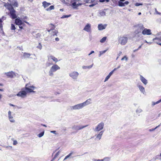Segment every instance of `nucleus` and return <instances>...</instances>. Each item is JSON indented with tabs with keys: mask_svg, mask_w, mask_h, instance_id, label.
Listing matches in <instances>:
<instances>
[{
	"mask_svg": "<svg viewBox=\"0 0 161 161\" xmlns=\"http://www.w3.org/2000/svg\"><path fill=\"white\" fill-rule=\"evenodd\" d=\"M107 37L105 36L103 37L101 39L100 41V42L101 43H104L106 41L107 39Z\"/></svg>",
	"mask_w": 161,
	"mask_h": 161,
	"instance_id": "33",
	"label": "nucleus"
},
{
	"mask_svg": "<svg viewBox=\"0 0 161 161\" xmlns=\"http://www.w3.org/2000/svg\"><path fill=\"white\" fill-rule=\"evenodd\" d=\"M142 3H136L135 5L136 6H138L140 5H142Z\"/></svg>",
	"mask_w": 161,
	"mask_h": 161,
	"instance_id": "51",
	"label": "nucleus"
},
{
	"mask_svg": "<svg viewBox=\"0 0 161 161\" xmlns=\"http://www.w3.org/2000/svg\"><path fill=\"white\" fill-rule=\"evenodd\" d=\"M83 30L88 32H91V25L89 23H87L84 27Z\"/></svg>",
	"mask_w": 161,
	"mask_h": 161,
	"instance_id": "17",
	"label": "nucleus"
},
{
	"mask_svg": "<svg viewBox=\"0 0 161 161\" xmlns=\"http://www.w3.org/2000/svg\"><path fill=\"white\" fill-rule=\"evenodd\" d=\"M124 3H125V4L128 5L129 4V2L128 1H126Z\"/></svg>",
	"mask_w": 161,
	"mask_h": 161,
	"instance_id": "60",
	"label": "nucleus"
},
{
	"mask_svg": "<svg viewBox=\"0 0 161 161\" xmlns=\"http://www.w3.org/2000/svg\"><path fill=\"white\" fill-rule=\"evenodd\" d=\"M11 4L12 5L8 3H5L4 6L8 10H14L12 5L14 7H17L18 6V3L16 0H12L11 2Z\"/></svg>",
	"mask_w": 161,
	"mask_h": 161,
	"instance_id": "3",
	"label": "nucleus"
},
{
	"mask_svg": "<svg viewBox=\"0 0 161 161\" xmlns=\"http://www.w3.org/2000/svg\"><path fill=\"white\" fill-rule=\"evenodd\" d=\"M51 59H52L56 63L58 61V59L53 56H51Z\"/></svg>",
	"mask_w": 161,
	"mask_h": 161,
	"instance_id": "32",
	"label": "nucleus"
},
{
	"mask_svg": "<svg viewBox=\"0 0 161 161\" xmlns=\"http://www.w3.org/2000/svg\"><path fill=\"white\" fill-rule=\"evenodd\" d=\"M118 4L119 6L122 7L125 6V3L120 1L119 2Z\"/></svg>",
	"mask_w": 161,
	"mask_h": 161,
	"instance_id": "40",
	"label": "nucleus"
},
{
	"mask_svg": "<svg viewBox=\"0 0 161 161\" xmlns=\"http://www.w3.org/2000/svg\"><path fill=\"white\" fill-rule=\"evenodd\" d=\"M94 53V51H92L88 54V56H90V55H91L93 53Z\"/></svg>",
	"mask_w": 161,
	"mask_h": 161,
	"instance_id": "56",
	"label": "nucleus"
},
{
	"mask_svg": "<svg viewBox=\"0 0 161 161\" xmlns=\"http://www.w3.org/2000/svg\"><path fill=\"white\" fill-rule=\"evenodd\" d=\"M40 130L41 131V132L37 135V136L39 137H42L44 135V129H41Z\"/></svg>",
	"mask_w": 161,
	"mask_h": 161,
	"instance_id": "27",
	"label": "nucleus"
},
{
	"mask_svg": "<svg viewBox=\"0 0 161 161\" xmlns=\"http://www.w3.org/2000/svg\"><path fill=\"white\" fill-rule=\"evenodd\" d=\"M140 79L145 85H146L147 84L148 82L147 80L141 75H140Z\"/></svg>",
	"mask_w": 161,
	"mask_h": 161,
	"instance_id": "21",
	"label": "nucleus"
},
{
	"mask_svg": "<svg viewBox=\"0 0 161 161\" xmlns=\"http://www.w3.org/2000/svg\"><path fill=\"white\" fill-rule=\"evenodd\" d=\"M158 62H159V64L161 65V59L159 60Z\"/></svg>",
	"mask_w": 161,
	"mask_h": 161,
	"instance_id": "64",
	"label": "nucleus"
},
{
	"mask_svg": "<svg viewBox=\"0 0 161 161\" xmlns=\"http://www.w3.org/2000/svg\"><path fill=\"white\" fill-rule=\"evenodd\" d=\"M50 62L49 59V57H48V60L46 64L47 66H49L50 65Z\"/></svg>",
	"mask_w": 161,
	"mask_h": 161,
	"instance_id": "47",
	"label": "nucleus"
},
{
	"mask_svg": "<svg viewBox=\"0 0 161 161\" xmlns=\"http://www.w3.org/2000/svg\"><path fill=\"white\" fill-rule=\"evenodd\" d=\"M93 64H92V65L89 66H83L82 68L83 69H91V68L93 65Z\"/></svg>",
	"mask_w": 161,
	"mask_h": 161,
	"instance_id": "28",
	"label": "nucleus"
},
{
	"mask_svg": "<svg viewBox=\"0 0 161 161\" xmlns=\"http://www.w3.org/2000/svg\"><path fill=\"white\" fill-rule=\"evenodd\" d=\"M128 37L126 35L120 36L118 37V42L121 45H125L127 42Z\"/></svg>",
	"mask_w": 161,
	"mask_h": 161,
	"instance_id": "5",
	"label": "nucleus"
},
{
	"mask_svg": "<svg viewBox=\"0 0 161 161\" xmlns=\"http://www.w3.org/2000/svg\"><path fill=\"white\" fill-rule=\"evenodd\" d=\"M97 15L99 17L104 16L106 15V13L104 11H98Z\"/></svg>",
	"mask_w": 161,
	"mask_h": 161,
	"instance_id": "23",
	"label": "nucleus"
},
{
	"mask_svg": "<svg viewBox=\"0 0 161 161\" xmlns=\"http://www.w3.org/2000/svg\"><path fill=\"white\" fill-rule=\"evenodd\" d=\"M26 92L25 90L24 89H22L16 95L18 97H20L22 98H25L26 97L27 95Z\"/></svg>",
	"mask_w": 161,
	"mask_h": 161,
	"instance_id": "8",
	"label": "nucleus"
},
{
	"mask_svg": "<svg viewBox=\"0 0 161 161\" xmlns=\"http://www.w3.org/2000/svg\"><path fill=\"white\" fill-rule=\"evenodd\" d=\"M18 144L16 140H14L13 142V145H16Z\"/></svg>",
	"mask_w": 161,
	"mask_h": 161,
	"instance_id": "49",
	"label": "nucleus"
},
{
	"mask_svg": "<svg viewBox=\"0 0 161 161\" xmlns=\"http://www.w3.org/2000/svg\"><path fill=\"white\" fill-rule=\"evenodd\" d=\"M113 2V3L111 4L113 6H114L116 5V1L115 0H111Z\"/></svg>",
	"mask_w": 161,
	"mask_h": 161,
	"instance_id": "48",
	"label": "nucleus"
},
{
	"mask_svg": "<svg viewBox=\"0 0 161 161\" xmlns=\"http://www.w3.org/2000/svg\"><path fill=\"white\" fill-rule=\"evenodd\" d=\"M61 93V90L58 89H56L54 91V94L56 95H59Z\"/></svg>",
	"mask_w": 161,
	"mask_h": 161,
	"instance_id": "26",
	"label": "nucleus"
},
{
	"mask_svg": "<svg viewBox=\"0 0 161 161\" xmlns=\"http://www.w3.org/2000/svg\"><path fill=\"white\" fill-rule=\"evenodd\" d=\"M54 9V7L53 5H51V10Z\"/></svg>",
	"mask_w": 161,
	"mask_h": 161,
	"instance_id": "59",
	"label": "nucleus"
},
{
	"mask_svg": "<svg viewBox=\"0 0 161 161\" xmlns=\"http://www.w3.org/2000/svg\"><path fill=\"white\" fill-rule=\"evenodd\" d=\"M55 39V41H58L59 40V38L58 37L56 38Z\"/></svg>",
	"mask_w": 161,
	"mask_h": 161,
	"instance_id": "58",
	"label": "nucleus"
},
{
	"mask_svg": "<svg viewBox=\"0 0 161 161\" xmlns=\"http://www.w3.org/2000/svg\"><path fill=\"white\" fill-rule=\"evenodd\" d=\"M36 87L33 86H29L28 84H26L25 87V90L27 93L33 92L35 93V91L33 90L35 89Z\"/></svg>",
	"mask_w": 161,
	"mask_h": 161,
	"instance_id": "6",
	"label": "nucleus"
},
{
	"mask_svg": "<svg viewBox=\"0 0 161 161\" xmlns=\"http://www.w3.org/2000/svg\"><path fill=\"white\" fill-rule=\"evenodd\" d=\"M149 35L152 34L151 30L144 28L142 31V35Z\"/></svg>",
	"mask_w": 161,
	"mask_h": 161,
	"instance_id": "14",
	"label": "nucleus"
},
{
	"mask_svg": "<svg viewBox=\"0 0 161 161\" xmlns=\"http://www.w3.org/2000/svg\"><path fill=\"white\" fill-rule=\"evenodd\" d=\"M160 125H159L158 126H156L155 128H153V129H150L149 130V131H154L155 130H156L157 128H158V127H159V126H160Z\"/></svg>",
	"mask_w": 161,
	"mask_h": 161,
	"instance_id": "41",
	"label": "nucleus"
},
{
	"mask_svg": "<svg viewBox=\"0 0 161 161\" xmlns=\"http://www.w3.org/2000/svg\"><path fill=\"white\" fill-rule=\"evenodd\" d=\"M9 15L12 19H16L17 17V13L16 11H10Z\"/></svg>",
	"mask_w": 161,
	"mask_h": 161,
	"instance_id": "15",
	"label": "nucleus"
},
{
	"mask_svg": "<svg viewBox=\"0 0 161 161\" xmlns=\"http://www.w3.org/2000/svg\"><path fill=\"white\" fill-rule=\"evenodd\" d=\"M154 14H161L159 13L157 11H155Z\"/></svg>",
	"mask_w": 161,
	"mask_h": 161,
	"instance_id": "55",
	"label": "nucleus"
},
{
	"mask_svg": "<svg viewBox=\"0 0 161 161\" xmlns=\"http://www.w3.org/2000/svg\"><path fill=\"white\" fill-rule=\"evenodd\" d=\"M55 26L51 24V30H52V32H51V35L53 36H57V34L58 33V31L57 30H54V28Z\"/></svg>",
	"mask_w": 161,
	"mask_h": 161,
	"instance_id": "12",
	"label": "nucleus"
},
{
	"mask_svg": "<svg viewBox=\"0 0 161 161\" xmlns=\"http://www.w3.org/2000/svg\"><path fill=\"white\" fill-rule=\"evenodd\" d=\"M135 28L134 33L138 37H141L142 36V31H143L144 27L143 24H139L136 25L134 26Z\"/></svg>",
	"mask_w": 161,
	"mask_h": 161,
	"instance_id": "2",
	"label": "nucleus"
},
{
	"mask_svg": "<svg viewBox=\"0 0 161 161\" xmlns=\"http://www.w3.org/2000/svg\"><path fill=\"white\" fill-rule=\"evenodd\" d=\"M143 45V44H142L141 46H140L138 48H137V49H138V50L141 47H142V45Z\"/></svg>",
	"mask_w": 161,
	"mask_h": 161,
	"instance_id": "63",
	"label": "nucleus"
},
{
	"mask_svg": "<svg viewBox=\"0 0 161 161\" xmlns=\"http://www.w3.org/2000/svg\"><path fill=\"white\" fill-rule=\"evenodd\" d=\"M145 42H146V43H147L148 44H150V45L151 44V43H152L151 42H147L146 40H145Z\"/></svg>",
	"mask_w": 161,
	"mask_h": 161,
	"instance_id": "57",
	"label": "nucleus"
},
{
	"mask_svg": "<svg viewBox=\"0 0 161 161\" xmlns=\"http://www.w3.org/2000/svg\"><path fill=\"white\" fill-rule=\"evenodd\" d=\"M122 53V52L120 51L119 52V53L118 54V55L119 56L120 54Z\"/></svg>",
	"mask_w": 161,
	"mask_h": 161,
	"instance_id": "62",
	"label": "nucleus"
},
{
	"mask_svg": "<svg viewBox=\"0 0 161 161\" xmlns=\"http://www.w3.org/2000/svg\"><path fill=\"white\" fill-rule=\"evenodd\" d=\"M110 77L108 75L106 77L105 80H104V82H105L108 80L110 78Z\"/></svg>",
	"mask_w": 161,
	"mask_h": 161,
	"instance_id": "46",
	"label": "nucleus"
},
{
	"mask_svg": "<svg viewBox=\"0 0 161 161\" xmlns=\"http://www.w3.org/2000/svg\"><path fill=\"white\" fill-rule=\"evenodd\" d=\"M43 6L45 8L47 7L50 5V3H47V2L44 1L42 3Z\"/></svg>",
	"mask_w": 161,
	"mask_h": 161,
	"instance_id": "29",
	"label": "nucleus"
},
{
	"mask_svg": "<svg viewBox=\"0 0 161 161\" xmlns=\"http://www.w3.org/2000/svg\"><path fill=\"white\" fill-rule=\"evenodd\" d=\"M37 47L39 49H41L42 48V46L40 44V43H39V45L37 46Z\"/></svg>",
	"mask_w": 161,
	"mask_h": 161,
	"instance_id": "53",
	"label": "nucleus"
},
{
	"mask_svg": "<svg viewBox=\"0 0 161 161\" xmlns=\"http://www.w3.org/2000/svg\"><path fill=\"white\" fill-rule=\"evenodd\" d=\"M87 126H88V125L84 126L74 125L72 127V129L75 130H81Z\"/></svg>",
	"mask_w": 161,
	"mask_h": 161,
	"instance_id": "16",
	"label": "nucleus"
},
{
	"mask_svg": "<svg viewBox=\"0 0 161 161\" xmlns=\"http://www.w3.org/2000/svg\"><path fill=\"white\" fill-rule=\"evenodd\" d=\"M71 16V14L69 15H63L61 17V18H67Z\"/></svg>",
	"mask_w": 161,
	"mask_h": 161,
	"instance_id": "42",
	"label": "nucleus"
},
{
	"mask_svg": "<svg viewBox=\"0 0 161 161\" xmlns=\"http://www.w3.org/2000/svg\"><path fill=\"white\" fill-rule=\"evenodd\" d=\"M103 132V131H100L98 134L96 135V139L97 140H100L101 138Z\"/></svg>",
	"mask_w": 161,
	"mask_h": 161,
	"instance_id": "24",
	"label": "nucleus"
},
{
	"mask_svg": "<svg viewBox=\"0 0 161 161\" xmlns=\"http://www.w3.org/2000/svg\"><path fill=\"white\" fill-rule=\"evenodd\" d=\"M11 30H15L16 29V28L15 26V25L13 24H11Z\"/></svg>",
	"mask_w": 161,
	"mask_h": 161,
	"instance_id": "43",
	"label": "nucleus"
},
{
	"mask_svg": "<svg viewBox=\"0 0 161 161\" xmlns=\"http://www.w3.org/2000/svg\"><path fill=\"white\" fill-rule=\"evenodd\" d=\"M60 151H59L57 153H56L54 157L53 158V160H54L58 157V156L59 155V154L60 153Z\"/></svg>",
	"mask_w": 161,
	"mask_h": 161,
	"instance_id": "38",
	"label": "nucleus"
},
{
	"mask_svg": "<svg viewBox=\"0 0 161 161\" xmlns=\"http://www.w3.org/2000/svg\"><path fill=\"white\" fill-rule=\"evenodd\" d=\"M70 2L71 3V6L74 9H77L78 7L82 5H84L85 3H82L80 0H70Z\"/></svg>",
	"mask_w": 161,
	"mask_h": 161,
	"instance_id": "4",
	"label": "nucleus"
},
{
	"mask_svg": "<svg viewBox=\"0 0 161 161\" xmlns=\"http://www.w3.org/2000/svg\"><path fill=\"white\" fill-rule=\"evenodd\" d=\"M109 0H99V1L100 2H108Z\"/></svg>",
	"mask_w": 161,
	"mask_h": 161,
	"instance_id": "50",
	"label": "nucleus"
},
{
	"mask_svg": "<svg viewBox=\"0 0 161 161\" xmlns=\"http://www.w3.org/2000/svg\"><path fill=\"white\" fill-rule=\"evenodd\" d=\"M128 59V58L126 56H125L123 58H122L121 59L122 61H123L124 60H125L126 61H127Z\"/></svg>",
	"mask_w": 161,
	"mask_h": 161,
	"instance_id": "44",
	"label": "nucleus"
},
{
	"mask_svg": "<svg viewBox=\"0 0 161 161\" xmlns=\"http://www.w3.org/2000/svg\"><path fill=\"white\" fill-rule=\"evenodd\" d=\"M158 40L159 41H161V36L159 38L156 37L155 38L153 39V40L155 41V40Z\"/></svg>",
	"mask_w": 161,
	"mask_h": 161,
	"instance_id": "45",
	"label": "nucleus"
},
{
	"mask_svg": "<svg viewBox=\"0 0 161 161\" xmlns=\"http://www.w3.org/2000/svg\"><path fill=\"white\" fill-rule=\"evenodd\" d=\"M79 73L76 71H73L70 73L69 76L73 80H77L79 75Z\"/></svg>",
	"mask_w": 161,
	"mask_h": 161,
	"instance_id": "7",
	"label": "nucleus"
},
{
	"mask_svg": "<svg viewBox=\"0 0 161 161\" xmlns=\"http://www.w3.org/2000/svg\"><path fill=\"white\" fill-rule=\"evenodd\" d=\"M60 69V67L57 64H54L51 67V71L53 72L56 71Z\"/></svg>",
	"mask_w": 161,
	"mask_h": 161,
	"instance_id": "18",
	"label": "nucleus"
},
{
	"mask_svg": "<svg viewBox=\"0 0 161 161\" xmlns=\"http://www.w3.org/2000/svg\"><path fill=\"white\" fill-rule=\"evenodd\" d=\"M107 51V50L100 51L99 54V57H100L104 53Z\"/></svg>",
	"mask_w": 161,
	"mask_h": 161,
	"instance_id": "36",
	"label": "nucleus"
},
{
	"mask_svg": "<svg viewBox=\"0 0 161 161\" xmlns=\"http://www.w3.org/2000/svg\"><path fill=\"white\" fill-rule=\"evenodd\" d=\"M137 86L138 87L140 91L144 94L145 92L144 87L142 85L139 84H137Z\"/></svg>",
	"mask_w": 161,
	"mask_h": 161,
	"instance_id": "22",
	"label": "nucleus"
},
{
	"mask_svg": "<svg viewBox=\"0 0 161 161\" xmlns=\"http://www.w3.org/2000/svg\"><path fill=\"white\" fill-rule=\"evenodd\" d=\"M60 151H59L57 153H56L54 157L53 158V160H54L58 157V156L59 155V154L60 153Z\"/></svg>",
	"mask_w": 161,
	"mask_h": 161,
	"instance_id": "39",
	"label": "nucleus"
},
{
	"mask_svg": "<svg viewBox=\"0 0 161 161\" xmlns=\"http://www.w3.org/2000/svg\"><path fill=\"white\" fill-rule=\"evenodd\" d=\"M110 159V158L108 157L104 158L103 159H102V161H109Z\"/></svg>",
	"mask_w": 161,
	"mask_h": 161,
	"instance_id": "37",
	"label": "nucleus"
},
{
	"mask_svg": "<svg viewBox=\"0 0 161 161\" xmlns=\"http://www.w3.org/2000/svg\"><path fill=\"white\" fill-rule=\"evenodd\" d=\"M84 2L86 3H91V4L89 5L90 7H93L97 4V2L96 0H84Z\"/></svg>",
	"mask_w": 161,
	"mask_h": 161,
	"instance_id": "11",
	"label": "nucleus"
},
{
	"mask_svg": "<svg viewBox=\"0 0 161 161\" xmlns=\"http://www.w3.org/2000/svg\"><path fill=\"white\" fill-rule=\"evenodd\" d=\"M51 133H53L55 136H59V134L57 131L55 130L51 131Z\"/></svg>",
	"mask_w": 161,
	"mask_h": 161,
	"instance_id": "35",
	"label": "nucleus"
},
{
	"mask_svg": "<svg viewBox=\"0 0 161 161\" xmlns=\"http://www.w3.org/2000/svg\"><path fill=\"white\" fill-rule=\"evenodd\" d=\"M92 100L91 98L87 99L83 103L77 104L74 106H71L70 108L71 110H79L82 108L92 103Z\"/></svg>",
	"mask_w": 161,
	"mask_h": 161,
	"instance_id": "1",
	"label": "nucleus"
},
{
	"mask_svg": "<svg viewBox=\"0 0 161 161\" xmlns=\"http://www.w3.org/2000/svg\"><path fill=\"white\" fill-rule=\"evenodd\" d=\"M108 26L106 24H100L98 25L97 28L99 31H101L105 29Z\"/></svg>",
	"mask_w": 161,
	"mask_h": 161,
	"instance_id": "13",
	"label": "nucleus"
},
{
	"mask_svg": "<svg viewBox=\"0 0 161 161\" xmlns=\"http://www.w3.org/2000/svg\"><path fill=\"white\" fill-rule=\"evenodd\" d=\"M8 117L9 121L11 123H14L15 122V120L13 117V114L12 112L9 111L8 113Z\"/></svg>",
	"mask_w": 161,
	"mask_h": 161,
	"instance_id": "10",
	"label": "nucleus"
},
{
	"mask_svg": "<svg viewBox=\"0 0 161 161\" xmlns=\"http://www.w3.org/2000/svg\"><path fill=\"white\" fill-rule=\"evenodd\" d=\"M113 71H112L110 72L109 74H108V76H109L110 77L113 74Z\"/></svg>",
	"mask_w": 161,
	"mask_h": 161,
	"instance_id": "52",
	"label": "nucleus"
},
{
	"mask_svg": "<svg viewBox=\"0 0 161 161\" xmlns=\"http://www.w3.org/2000/svg\"><path fill=\"white\" fill-rule=\"evenodd\" d=\"M73 153V152H71L68 155L66 156L64 159V160H65L69 158L71 156Z\"/></svg>",
	"mask_w": 161,
	"mask_h": 161,
	"instance_id": "34",
	"label": "nucleus"
},
{
	"mask_svg": "<svg viewBox=\"0 0 161 161\" xmlns=\"http://www.w3.org/2000/svg\"><path fill=\"white\" fill-rule=\"evenodd\" d=\"M142 112V110L140 108H137L136 110V112L137 114H138Z\"/></svg>",
	"mask_w": 161,
	"mask_h": 161,
	"instance_id": "31",
	"label": "nucleus"
},
{
	"mask_svg": "<svg viewBox=\"0 0 161 161\" xmlns=\"http://www.w3.org/2000/svg\"><path fill=\"white\" fill-rule=\"evenodd\" d=\"M161 102V99L156 102H152V106H154L155 105L158 104Z\"/></svg>",
	"mask_w": 161,
	"mask_h": 161,
	"instance_id": "30",
	"label": "nucleus"
},
{
	"mask_svg": "<svg viewBox=\"0 0 161 161\" xmlns=\"http://www.w3.org/2000/svg\"><path fill=\"white\" fill-rule=\"evenodd\" d=\"M27 17L26 16H25L24 18L21 17V18L23 20H24L25 19H26Z\"/></svg>",
	"mask_w": 161,
	"mask_h": 161,
	"instance_id": "61",
	"label": "nucleus"
},
{
	"mask_svg": "<svg viewBox=\"0 0 161 161\" xmlns=\"http://www.w3.org/2000/svg\"><path fill=\"white\" fill-rule=\"evenodd\" d=\"M31 54L29 53H23V57L24 58H29Z\"/></svg>",
	"mask_w": 161,
	"mask_h": 161,
	"instance_id": "25",
	"label": "nucleus"
},
{
	"mask_svg": "<svg viewBox=\"0 0 161 161\" xmlns=\"http://www.w3.org/2000/svg\"><path fill=\"white\" fill-rule=\"evenodd\" d=\"M104 126V123L102 122L99 123L94 129L95 131H99L103 129Z\"/></svg>",
	"mask_w": 161,
	"mask_h": 161,
	"instance_id": "9",
	"label": "nucleus"
},
{
	"mask_svg": "<svg viewBox=\"0 0 161 161\" xmlns=\"http://www.w3.org/2000/svg\"><path fill=\"white\" fill-rule=\"evenodd\" d=\"M5 74L10 78H13L16 76V75L12 71L5 73Z\"/></svg>",
	"mask_w": 161,
	"mask_h": 161,
	"instance_id": "19",
	"label": "nucleus"
},
{
	"mask_svg": "<svg viewBox=\"0 0 161 161\" xmlns=\"http://www.w3.org/2000/svg\"><path fill=\"white\" fill-rule=\"evenodd\" d=\"M94 161H102V159H94Z\"/></svg>",
	"mask_w": 161,
	"mask_h": 161,
	"instance_id": "54",
	"label": "nucleus"
},
{
	"mask_svg": "<svg viewBox=\"0 0 161 161\" xmlns=\"http://www.w3.org/2000/svg\"><path fill=\"white\" fill-rule=\"evenodd\" d=\"M15 23L16 25H18L19 26H20L24 24L23 23L19 18H16L15 19Z\"/></svg>",
	"mask_w": 161,
	"mask_h": 161,
	"instance_id": "20",
	"label": "nucleus"
}]
</instances>
